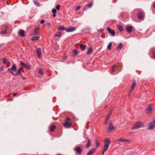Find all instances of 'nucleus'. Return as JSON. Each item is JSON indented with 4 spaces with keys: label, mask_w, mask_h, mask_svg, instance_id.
<instances>
[{
    "label": "nucleus",
    "mask_w": 155,
    "mask_h": 155,
    "mask_svg": "<svg viewBox=\"0 0 155 155\" xmlns=\"http://www.w3.org/2000/svg\"><path fill=\"white\" fill-rule=\"evenodd\" d=\"M7 61V60L5 58H3L2 59V61L3 63L4 64H6V61Z\"/></svg>",
    "instance_id": "obj_38"
},
{
    "label": "nucleus",
    "mask_w": 155,
    "mask_h": 155,
    "mask_svg": "<svg viewBox=\"0 0 155 155\" xmlns=\"http://www.w3.org/2000/svg\"><path fill=\"white\" fill-rule=\"evenodd\" d=\"M112 45V44L111 42H110L109 43L108 46H107V48L109 49H111V47Z\"/></svg>",
    "instance_id": "obj_36"
},
{
    "label": "nucleus",
    "mask_w": 155,
    "mask_h": 155,
    "mask_svg": "<svg viewBox=\"0 0 155 155\" xmlns=\"http://www.w3.org/2000/svg\"><path fill=\"white\" fill-rule=\"evenodd\" d=\"M116 65H114L112 68V73H111V74H117V72L116 71Z\"/></svg>",
    "instance_id": "obj_10"
},
{
    "label": "nucleus",
    "mask_w": 155,
    "mask_h": 155,
    "mask_svg": "<svg viewBox=\"0 0 155 155\" xmlns=\"http://www.w3.org/2000/svg\"><path fill=\"white\" fill-rule=\"evenodd\" d=\"M131 155H133V154H131Z\"/></svg>",
    "instance_id": "obj_58"
},
{
    "label": "nucleus",
    "mask_w": 155,
    "mask_h": 155,
    "mask_svg": "<svg viewBox=\"0 0 155 155\" xmlns=\"http://www.w3.org/2000/svg\"><path fill=\"white\" fill-rule=\"evenodd\" d=\"M86 46H87V45H81L80 46V48L81 49V50H85Z\"/></svg>",
    "instance_id": "obj_32"
},
{
    "label": "nucleus",
    "mask_w": 155,
    "mask_h": 155,
    "mask_svg": "<svg viewBox=\"0 0 155 155\" xmlns=\"http://www.w3.org/2000/svg\"><path fill=\"white\" fill-rule=\"evenodd\" d=\"M107 106H106L105 107V108H107Z\"/></svg>",
    "instance_id": "obj_57"
},
{
    "label": "nucleus",
    "mask_w": 155,
    "mask_h": 155,
    "mask_svg": "<svg viewBox=\"0 0 155 155\" xmlns=\"http://www.w3.org/2000/svg\"><path fill=\"white\" fill-rule=\"evenodd\" d=\"M75 150L78 154H81L82 152V149L80 147H77L75 148Z\"/></svg>",
    "instance_id": "obj_9"
},
{
    "label": "nucleus",
    "mask_w": 155,
    "mask_h": 155,
    "mask_svg": "<svg viewBox=\"0 0 155 155\" xmlns=\"http://www.w3.org/2000/svg\"><path fill=\"white\" fill-rule=\"evenodd\" d=\"M118 28L119 29L120 32H121L123 30V27L120 25L117 26Z\"/></svg>",
    "instance_id": "obj_31"
},
{
    "label": "nucleus",
    "mask_w": 155,
    "mask_h": 155,
    "mask_svg": "<svg viewBox=\"0 0 155 155\" xmlns=\"http://www.w3.org/2000/svg\"><path fill=\"white\" fill-rule=\"evenodd\" d=\"M108 127H109L107 130V132L108 133L112 131L113 130L115 129V128L113 126L112 123L111 122L109 123Z\"/></svg>",
    "instance_id": "obj_4"
},
{
    "label": "nucleus",
    "mask_w": 155,
    "mask_h": 155,
    "mask_svg": "<svg viewBox=\"0 0 155 155\" xmlns=\"http://www.w3.org/2000/svg\"><path fill=\"white\" fill-rule=\"evenodd\" d=\"M155 125V120H153V121L149 123L148 126V129L150 130L153 129Z\"/></svg>",
    "instance_id": "obj_3"
},
{
    "label": "nucleus",
    "mask_w": 155,
    "mask_h": 155,
    "mask_svg": "<svg viewBox=\"0 0 155 155\" xmlns=\"http://www.w3.org/2000/svg\"><path fill=\"white\" fill-rule=\"evenodd\" d=\"M70 118L69 117H68L66 119V120L65 121H70Z\"/></svg>",
    "instance_id": "obj_48"
},
{
    "label": "nucleus",
    "mask_w": 155,
    "mask_h": 155,
    "mask_svg": "<svg viewBox=\"0 0 155 155\" xmlns=\"http://www.w3.org/2000/svg\"><path fill=\"white\" fill-rule=\"evenodd\" d=\"M56 12H57V10H56V9L55 8L53 9L52 10V12L54 14L56 13Z\"/></svg>",
    "instance_id": "obj_40"
},
{
    "label": "nucleus",
    "mask_w": 155,
    "mask_h": 155,
    "mask_svg": "<svg viewBox=\"0 0 155 155\" xmlns=\"http://www.w3.org/2000/svg\"><path fill=\"white\" fill-rule=\"evenodd\" d=\"M107 117V118H109L110 117V115H108Z\"/></svg>",
    "instance_id": "obj_56"
},
{
    "label": "nucleus",
    "mask_w": 155,
    "mask_h": 155,
    "mask_svg": "<svg viewBox=\"0 0 155 155\" xmlns=\"http://www.w3.org/2000/svg\"><path fill=\"white\" fill-rule=\"evenodd\" d=\"M76 29V28L75 27H70L68 28H66L65 30L67 32H70L73 31H74Z\"/></svg>",
    "instance_id": "obj_7"
},
{
    "label": "nucleus",
    "mask_w": 155,
    "mask_h": 155,
    "mask_svg": "<svg viewBox=\"0 0 155 155\" xmlns=\"http://www.w3.org/2000/svg\"><path fill=\"white\" fill-rule=\"evenodd\" d=\"M126 29L128 33H130L132 32L133 30V28L131 26H128L126 27Z\"/></svg>",
    "instance_id": "obj_13"
},
{
    "label": "nucleus",
    "mask_w": 155,
    "mask_h": 155,
    "mask_svg": "<svg viewBox=\"0 0 155 155\" xmlns=\"http://www.w3.org/2000/svg\"><path fill=\"white\" fill-rule=\"evenodd\" d=\"M117 141H123L125 142H128L130 141L128 139H119L117 140Z\"/></svg>",
    "instance_id": "obj_27"
},
{
    "label": "nucleus",
    "mask_w": 155,
    "mask_h": 155,
    "mask_svg": "<svg viewBox=\"0 0 155 155\" xmlns=\"http://www.w3.org/2000/svg\"><path fill=\"white\" fill-rule=\"evenodd\" d=\"M143 125V122H139L134 124L132 127V129L134 130L138 129L141 127Z\"/></svg>",
    "instance_id": "obj_1"
},
{
    "label": "nucleus",
    "mask_w": 155,
    "mask_h": 155,
    "mask_svg": "<svg viewBox=\"0 0 155 155\" xmlns=\"http://www.w3.org/2000/svg\"><path fill=\"white\" fill-rule=\"evenodd\" d=\"M109 146L108 145L104 144V146L103 147V149L104 151H106L108 148Z\"/></svg>",
    "instance_id": "obj_22"
},
{
    "label": "nucleus",
    "mask_w": 155,
    "mask_h": 155,
    "mask_svg": "<svg viewBox=\"0 0 155 155\" xmlns=\"http://www.w3.org/2000/svg\"><path fill=\"white\" fill-rule=\"evenodd\" d=\"M7 31L6 30H4L2 31L1 32V34H5L6 33Z\"/></svg>",
    "instance_id": "obj_42"
},
{
    "label": "nucleus",
    "mask_w": 155,
    "mask_h": 155,
    "mask_svg": "<svg viewBox=\"0 0 155 155\" xmlns=\"http://www.w3.org/2000/svg\"><path fill=\"white\" fill-rule=\"evenodd\" d=\"M147 110L149 112L151 111L152 110V108L151 105H149L147 108Z\"/></svg>",
    "instance_id": "obj_19"
},
{
    "label": "nucleus",
    "mask_w": 155,
    "mask_h": 155,
    "mask_svg": "<svg viewBox=\"0 0 155 155\" xmlns=\"http://www.w3.org/2000/svg\"><path fill=\"white\" fill-rule=\"evenodd\" d=\"M3 0V1H5V0Z\"/></svg>",
    "instance_id": "obj_59"
},
{
    "label": "nucleus",
    "mask_w": 155,
    "mask_h": 155,
    "mask_svg": "<svg viewBox=\"0 0 155 155\" xmlns=\"http://www.w3.org/2000/svg\"><path fill=\"white\" fill-rule=\"evenodd\" d=\"M25 68L27 69L30 70L31 69V65L29 64H25Z\"/></svg>",
    "instance_id": "obj_25"
},
{
    "label": "nucleus",
    "mask_w": 155,
    "mask_h": 155,
    "mask_svg": "<svg viewBox=\"0 0 155 155\" xmlns=\"http://www.w3.org/2000/svg\"><path fill=\"white\" fill-rule=\"evenodd\" d=\"M20 64L22 66H25V64L22 61H20Z\"/></svg>",
    "instance_id": "obj_44"
},
{
    "label": "nucleus",
    "mask_w": 155,
    "mask_h": 155,
    "mask_svg": "<svg viewBox=\"0 0 155 155\" xmlns=\"http://www.w3.org/2000/svg\"><path fill=\"white\" fill-rule=\"evenodd\" d=\"M4 69V67H0V71H2Z\"/></svg>",
    "instance_id": "obj_45"
},
{
    "label": "nucleus",
    "mask_w": 155,
    "mask_h": 155,
    "mask_svg": "<svg viewBox=\"0 0 155 155\" xmlns=\"http://www.w3.org/2000/svg\"><path fill=\"white\" fill-rule=\"evenodd\" d=\"M60 5H57L56 6V9L58 10H59L60 8Z\"/></svg>",
    "instance_id": "obj_39"
},
{
    "label": "nucleus",
    "mask_w": 155,
    "mask_h": 155,
    "mask_svg": "<svg viewBox=\"0 0 155 155\" xmlns=\"http://www.w3.org/2000/svg\"><path fill=\"white\" fill-rule=\"evenodd\" d=\"M104 143L105 145H108L109 146L110 143V140L109 138L106 139L104 141Z\"/></svg>",
    "instance_id": "obj_17"
},
{
    "label": "nucleus",
    "mask_w": 155,
    "mask_h": 155,
    "mask_svg": "<svg viewBox=\"0 0 155 155\" xmlns=\"http://www.w3.org/2000/svg\"><path fill=\"white\" fill-rule=\"evenodd\" d=\"M33 2L34 4L36 6H39L40 5V3L37 1H34Z\"/></svg>",
    "instance_id": "obj_34"
},
{
    "label": "nucleus",
    "mask_w": 155,
    "mask_h": 155,
    "mask_svg": "<svg viewBox=\"0 0 155 155\" xmlns=\"http://www.w3.org/2000/svg\"><path fill=\"white\" fill-rule=\"evenodd\" d=\"M107 30L113 36H114L115 35V32L114 30L111 29L109 27L107 28Z\"/></svg>",
    "instance_id": "obj_8"
},
{
    "label": "nucleus",
    "mask_w": 155,
    "mask_h": 155,
    "mask_svg": "<svg viewBox=\"0 0 155 155\" xmlns=\"http://www.w3.org/2000/svg\"><path fill=\"white\" fill-rule=\"evenodd\" d=\"M63 124L65 127L70 128L71 127V124L68 122L67 121H65V123H64Z\"/></svg>",
    "instance_id": "obj_6"
},
{
    "label": "nucleus",
    "mask_w": 155,
    "mask_h": 155,
    "mask_svg": "<svg viewBox=\"0 0 155 155\" xmlns=\"http://www.w3.org/2000/svg\"><path fill=\"white\" fill-rule=\"evenodd\" d=\"M93 4V2H91L90 3L87 4L86 6L88 8H90L92 6Z\"/></svg>",
    "instance_id": "obj_26"
},
{
    "label": "nucleus",
    "mask_w": 155,
    "mask_h": 155,
    "mask_svg": "<svg viewBox=\"0 0 155 155\" xmlns=\"http://www.w3.org/2000/svg\"><path fill=\"white\" fill-rule=\"evenodd\" d=\"M18 94V93H14L13 94V96L14 97H15Z\"/></svg>",
    "instance_id": "obj_47"
},
{
    "label": "nucleus",
    "mask_w": 155,
    "mask_h": 155,
    "mask_svg": "<svg viewBox=\"0 0 155 155\" xmlns=\"http://www.w3.org/2000/svg\"><path fill=\"white\" fill-rule=\"evenodd\" d=\"M47 25L49 26H51V24L49 22H47Z\"/></svg>",
    "instance_id": "obj_49"
},
{
    "label": "nucleus",
    "mask_w": 155,
    "mask_h": 155,
    "mask_svg": "<svg viewBox=\"0 0 155 155\" xmlns=\"http://www.w3.org/2000/svg\"><path fill=\"white\" fill-rule=\"evenodd\" d=\"M61 36V32L60 31H59L57 32H56L54 35L55 37H60Z\"/></svg>",
    "instance_id": "obj_21"
},
{
    "label": "nucleus",
    "mask_w": 155,
    "mask_h": 155,
    "mask_svg": "<svg viewBox=\"0 0 155 155\" xmlns=\"http://www.w3.org/2000/svg\"><path fill=\"white\" fill-rule=\"evenodd\" d=\"M81 6H78L76 7L75 8V9L76 10H78L81 8Z\"/></svg>",
    "instance_id": "obj_43"
},
{
    "label": "nucleus",
    "mask_w": 155,
    "mask_h": 155,
    "mask_svg": "<svg viewBox=\"0 0 155 155\" xmlns=\"http://www.w3.org/2000/svg\"><path fill=\"white\" fill-rule=\"evenodd\" d=\"M107 122L108 121H106V120H105V124L107 125Z\"/></svg>",
    "instance_id": "obj_54"
},
{
    "label": "nucleus",
    "mask_w": 155,
    "mask_h": 155,
    "mask_svg": "<svg viewBox=\"0 0 155 155\" xmlns=\"http://www.w3.org/2000/svg\"><path fill=\"white\" fill-rule=\"evenodd\" d=\"M17 70V67L14 64L12 65V66L10 68H8V70L9 71V73L12 75L14 74L13 71H15Z\"/></svg>",
    "instance_id": "obj_2"
},
{
    "label": "nucleus",
    "mask_w": 155,
    "mask_h": 155,
    "mask_svg": "<svg viewBox=\"0 0 155 155\" xmlns=\"http://www.w3.org/2000/svg\"><path fill=\"white\" fill-rule=\"evenodd\" d=\"M39 29L38 28H36L35 29V30L34 31V34H36L38 32V30Z\"/></svg>",
    "instance_id": "obj_35"
},
{
    "label": "nucleus",
    "mask_w": 155,
    "mask_h": 155,
    "mask_svg": "<svg viewBox=\"0 0 155 155\" xmlns=\"http://www.w3.org/2000/svg\"><path fill=\"white\" fill-rule=\"evenodd\" d=\"M153 6L154 8H155V2L153 3Z\"/></svg>",
    "instance_id": "obj_51"
},
{
    "label": "nucleus",
    "mask_w": 155,
    "mask_h": 155,
    "mask_svg": "<svg viewBox=\"0 0 155 155\" xmlns=\"http://www.w3.org/2000/svg\"><path fill=\"white\" fill-rule=\"evenodd\" d=\"M96 149L94 148L91 149L87 154L86 155H92Z\"/></svg>",
    "instance_id": "obj_15"
},
{
    "label": "nucleus",
    "mask_w": 155,
    "mask_h": 155,
    "mask_svg": "<svg viewBox=\"0 0 155 155\" xmlns=\"http://www.w3.org/2000/svg\"><path fill=\"white\" fill-rule=\"evenodd\" d=\"M152 53L154 58H155V49L153 50Z\"/></svg>",
    "instance_id": "obj_41"
},
{
    "label": "nucleus",
    "mask_w": 155,
    "mask_h": 155,
    "mask_svg": "<svg viewBox=\"0 0 155 155\" xmlns=\"http://www.w3.org/2000/svg\"><path fill=\"white\" fill-rule=\"evenodd\" d=\"M74 55V56H75L78 55V50L76 49H74L72 51Z\"/></svg>",
    "instance_id": "obj_20"
},
{
    "label": "nucleus",
    "mask_w": 155,
    "mask_h": 155,
    "mask_svg": "<svg viewBox=\"0 0 155 155\" xmlns=\"http://www.w3.org/2000/svg\"><path fill=\"white\" fill-rule=\"evenodd\" d=\"M123 47V44L122 43H119L117 46V49H120V50L121 49V48H122Z\"/></svg>",
    "instance_id": "obj_29"
},
{
    "label": "nucleus",
    "mask_w": 155,
    "mask_h": 155,
    "mask_svg": "<svg viewBox=\"0 0 155 155\" xmlns=\"http://www.w3.org/2000/svg\"><path fill=\"white\" fill-rule=\"evenodd\" d=\"M25 31L22 29H20L19 30V33L20 36L24 37L25 36Z\"/></svg>",
    "instance_id": "obj_11"
},
{
    "label": "nucleus",
    "mask_w": 155,
    "mask_h": 155,
    "mask_svg": "<svg viewBox=\"0 0 155 155\" xmlns=\"http://www.w3.org/2000/svg\"><path fill=\"white\" fill-rule=\"evenodd\" d=\"M55 128L56 127L55 126V125H53L51 127V128L50 130L51 132H53L54 131Z\"/></svg>",
    "instance_id": "obj_30"
},
{
    "label": "nucleus",
    "mask_w": 155,
    "mask_h": 155,
    "mask_svg": "<svg viewBox=\"0 0 155 155\" xmlns=\"http://www.w3.org/2000/svg\"><path fill=\"white\" fill-rule=\"evenodd\" d=\"M92 51V47H90L87 50V54H90Z\"/></svg>",
    "instance_id": "obj_23"
},
{
    "label": "nucleus",
    "mask_w": 155,
    "mask_h": 155,
    "mask_svg": "<svg viewBox=\"0 0 155 155\" xmlns=\"http://www.w3.org/2000/svg\"><path fill=\"white\" fill-rule=\"evenodd\" d=\"M22 78H23L24 80H25L26 79V78L25 77H22Z\"/></svg>",
    "instance_id": "obj_55"
},
{
    "label": "nucleus",
    "mask_w": 155,
    "mask_h": 155,
    "mask_svg": "<svg viewBox=\"0 0 155 155\" xmlns=\"http://www.w3.org/2000/svg\"><path fill=\"white\" fill-rule=\"evenodd\" d=\"M136 85V81L135 80H133V82L132 83L131 90L130 91V93H131L134 89L135 88Z\"/></svg>",
    "instance_id": "obj_12"
},
{
    "label": "nucleus",
    "mask_w": 155,
    "mask_h": 155,
    "mask_svg": "<svg viewBox=\"0 0 155 155\" xmlns=\"http://www.w3.org/2000/svg\"><path fill=\"white\" fill-rule=\"evenodd\" d=\"M39 37L38 36H35L31 38V40L32 41L37 40L39 39Z\"/></svg>",
    "instance_id": "obj_28"
},
{
    "label": "nucleus",
    "mask_w": 155,
    "mask_h": 155,
    "mask_svg": "<svg viewBox=\"0 0 155 155\" xmlns=\"http://www.w3.org/2000/svg\"><path fill=\"white\" fill-rule=\"evenodd\" d=\"M66 28L64 26H59L57 28V29L59 30H63L64 29L65 30Z\"/></svg>",
    "instance_id": "obj_24"
},
{
    "label": "nucleus",
    "mask_w": 155,
    "mask_h": 155,
    "mask_svg": "<svg viewBox=\"0 0 155 155\" xmlns=\"http://www.w3.org/2000/svg\"><path fill=\"white\" fill-rule=\"evenodd\" d=\"M95 141L96 142L95 144H96V146L97 147H98L99 145V142L97 140H95Z\"/></svg>",
    "instance_id": "obj_37"
},
{
    "label": "nucleus",
    "mask_w": 155,
    "mask_h": 155,
    "mask_svg": "<svg viewBox=\"0 0 155 155\" xmlns=\"http://www.w3.org/2000/svg\"><path fill=\"white\" fill-rule=\"evenodd\" d=\"M21 68H19L17 71V72L14 75L15 76H17L20 74L21 76H22V74H21Z\"/></svg>",
    "instance_id": "obj_16"
},
{
    "label": "nucleus",
    "mask_w": 155,
    "mask_h": 155,
    "mask_svg": "<svg viewBox=\"0 0 155 155\" xmlns=\"http://www.w3.org/2000/svg\"><path fill=\"white\" fill-rule=\"evenodd\" d=\"M109 119L108 118H107V117L105 119V120H106V121H108V120H109Z\"/></svg>",
    "instance_id": "obj_52"
},
{
    "label": "nucleus",
    "mask_w": 155,
    "mask_h": 155,
    "mask_svg": "<svg viewBox=\"0 0 155 155\" xmlns=\"http://www.w3.org/2000/svg\"><path fill=\"white\" fill-rule=\"evenodd\" d=\"M144 16V13L142 12H139L138 14V18L140 20L142 19Z\"/></svg>",
    "instance_id": "obj_5"
},
{
    "label": "nucleus",
    "mask_w": 155,
    "mask_h": 155,
    "mask_svg": "<svg viewBox=\"0 0 155 155\" xmlns=\"http://www.w3.org/2000/svg\"><path fill=\"white\" fill-rule=\"evenodd\" d=\"M91 142L89 139H88V141L87 143L86 144V147L87 148H89L91 144Z\"/></svg>",
    "instance_id": "obj_18"
},
{
    "label": "nucleus",
    "mask_w": 155,
    "mask_h": 155,
    "mask_svg": "<svg viewBox=\"0 0 155 155\" xmlns=\"http://www.w3.org/2000/svg\"><path fill=\"white\" fill-rule=\"evenodd\" d=\"M39 73L40 74L43 75L44 74V72L42 69L40 68L39 70Z\"/></svg>",
    "instance_id": "obj_33"
},
{
    "label": "nucleus",
    "mask_w": 155,
    "mask_h": 155,
    "mask_svg": "<svg viewBox=\"0 0 155 155\" xmlns=\"http://www.w3.org/2000/svg\"><path fill=\"white\" fill-rule=\"evenodd\" d=\"M36 53L39 58H40L41 54V50L40 48H38L36 51Z\"/></svg>",
    "instance_id": "obj_14"
},
{
    "label": "nucleus",
    "mask_w": 155,
    "mask_h": 155,
    "mask_svg": "<svg viewBox=\"0 0 155 155\" xmlns=\"http://www.w3.org/2000/svg\"><path fill=\"white\" fill-rule=\"evenodd\" d=\"M45 22V20L44 19H41L40 21V23L41 24H43Z\"/></svg>",
    "instance_id": "obj_46"
},
{
    "label": "nucleus",
    "mask_w": 155,
    "mask_h": 155,
    "mask_svg": "<svg viewBox=\"0 0 155 155\" xmlns=\"http://www.w3.org/2000/svg\"><path fill=\"white\" fill-rule=\"evenodd\" d=\"M53 16H54V17H56V13H53Z\"/></svg>",
    "instance_id": "obj_53"
},
{
    "label": "nucleus",
    "mask_w": 155,
    "mask_h": 155,
    "mask_svg": "<svg viewBox=\"0 0 155 155\" xmlns=\"http://www.w3.org/2000/svg\"><path fill=\"white\" fill-rule=\"evenodd\" d=\"M105 151H104V150H103V151H102V153H101V155H104V152Z\"/></svg>",
    "instance_id": "obj_50"
}]
</instances>
